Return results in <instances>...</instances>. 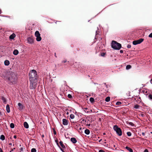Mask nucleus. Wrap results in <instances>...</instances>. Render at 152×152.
I'll return each mask as SVG.
<instances>
[{
    "label": "nucleus",
    "mask_w": 152,
    "mask_h": 152,
    "mask_svg": "<svg viewBox=\"0 0 152 152\" xmlns=\"http://www.w3.org/2000/svg\"><path fill=\"white\" fill-rule=\"evenodd\" d=\"M30 80H37V72L35 70H32L29 73Z\"/></svg>",
    "instance_id": "1"
},
{
    "label": "nucleus",
    "mask_w": 152,
    "mask_h": 152,
    "mask_svg": "<svg viewBox=\"0 0 152 152\" xmlns=\"http://www.w3.org/2000/svg\"><path fill=\"white\" fill-rule=\"evenodd\" d=\"M10 75V82L12 84L16 83L18 81V77L16 73L12 72Z\"/></svg>",
    "instance_id": "2"
},
{
    "label": "nucleus",
    "mask_w": 152,
    "mask_h": 152,
    "mask_svg": "<svg viewBox=\"0 0 152 152\" xmlns=\"http://www.w3.org/2000/svg\"><path fill=\"white\" fill-rule=\"evenodd\" d=\"M111 47L115 50H119L121 47V45L117 42L113 40L112 42Z\"/></svg>",
    "instance_id": "3"
},
{
    "label": "nucleus",
    "mask_w": 152,
    "mask_h": 152,
    "mask_svg": "<svg viewBox=\"0 0 152 152\" xmlns=\"http://www.w3.org/2000/svg\"><path fill=\"white\" fill-rule=\"evenodd\" d=\"M114 130L116 132L117 134L119 136L122 135V131L120 128L117 125H115L113 126Z\"/></svg>",
    "instance_id": "4"
},
{
    "label": "nucleus",
    "mask_w": 152,
    "mask_h": 152,
    "mask_svg": "<svg viewBox=\"0 0 152 152\" xmlns=\"http://www.w3.org/2000/svg\"><path fill=\"white\" fill-rule=\"evenodd\" d=\"M30 88L31 89H34L37 87V80H30Z\"/></svg>",
    "instance_id": "5"
},
{
    "label": "nucleus",
    "mask_w": 152,
    "mask_h": 152,
    "mask_svg": "<svg viewBox=\"0 0 152 152\" xmlns=\"http://www.w3.org/2000/svg\"><path fill=\"white\" fill-rule=\"evenodd\" d=\"M35 36L36 37V40L37 41H40L42 39L40 34L38 31H36L35 33Z\"/></svg>",
    "instance_id": "6"
},
{
    "label": "nucleus",
    "mask_w": 152,
    "mask_h": 152,
    "mask_svg": "<svg viewBox=\"0 0 152 152\" xmlns=\"http://www.w3.org/2000/svg\"><path fill=\"white\" fill-rule=\"evenodd\" d=\"M144 40L143 39L141 38L139 40H134L133 42V44L135 45L140 44Z\"/></svg>",
    "instance_id": "7"
},
{
    "label": "nucleus",
    "mask_w": 152,
    "mask_h": 152,
    "mask_svg": "<svg viewBox=\"0 0 152 152\" xmlns=\"http://www.w3.org/2000/svg\"><path fill=\"white\" fill-rule=\"evenodd\" d=\"M18 105L19 107L18 109L20 110H22L24 108V106L20 103H19L18 104Z\"/></svg>",
    "instance_id": "8"
},
{
    "label": "nucleus",
    "mask_w": 152,
    "mask_h": 152,
    "mask_svg": "<svg viewBox=\"0 0 152 152\" xmlns=\"http://www.w3.org/2000/svg\"><path fill=\"white\" fill-rule=\"evenodd\" d=\"M27 41L30 44H32L34 43L33 39L31 37H29L28 38Z\"/></svg>",
    "instance_id": "9"
},
{
    "label": "nucleus",
    "mask_w": 152,
    "mask_h": 152,
    "mask_svg": "<svg viewBox=\"0 0 152 152\" xmlns=\"http://www.w3.org/2000/svg\"><path fill=\"white\" fill-rule=\"evenodd\" d=\"M63 124L64 125H67L68 124V121L66 119H63L62 120Z\"/></svg>",
    "instance_id": "10"
},
{
    "label": "nucleus",
    "mask_w": 152,
    "mask_h": 152,
    "mask_svg": "<svg viewBox=\"0 0 152 152\" xmlns=\"http://www.w3.org/2000/svg\"><path fill=\"white\" fill-rule=\"evenodd\" d=\"M71 141L73 143H75L77 142L76 139L74 137L71 138Z\"/></svg>",
    "instance_id": "11"
},
{
    "label": "nucleus",
    "mask_w": 152,
    "mask_h": 152,
    "mask_svg": "<svg viewBox=\"0 0 152 152\" xmlns=\"http://www.w3.org/2000/svg\"><path fill=\"white\" fill-rule=\"evenodd\" d=\"M25 128L27 129L28 128L29 126L28 124L26 122H25L23 124Z\"/></svg>",
    "instance_id": "12"
},
{
    "label": "nucleus",
    "mask_w": 152,
    "mask_h": 152,
    "mask_svg": "<svg viewBox=\"0 0 152 152\" xmlns=\"http://www.w3.org/2000/svg\"><path fill=\"white\" fill-rule=\"evenodd\" d=\"M15 36V34L14 33H12V34L10 35V39H13Z\"/></svg>",
    "instance_id": "13"
},
{
    "label": "nucleus",
    "mask_w": 152,
    "mask_h": 152,
    "mask_svg": "<svg viewBox=\"0 0 152 152\" xmlns=\"http://www.w3.org/2000/svg\"><path fill=\"white\" fill-rule=\"evenodd\" d=\"M59 143L62 148H66L65 146L63 144V142L62 141H60L59 142Z\"/></svg>",
    "instance_id": "14"
},
{
    "label": "nucleus",
    "mask_w": 152,
    "mask_h": 152,
    "mask_svg": "<svg viewBox=\"0 0 152 152\" xmlns=\"http://www.w3.org/2000/svg\"><path fill=\"white\" fill-rule=\"evenodd\" d=\"M125 148L126 149L129 151L130 152H133V151L132 149H131V148L129 147L126 146L125 147Z\"/></svg>",
    "instance_id": "15"
},
{
    "label": "nucleus",
    "mask_w": 152,
    "mask_h": 152,
    "mask_svg": "<svg viewBox=\"0 0 152 152\" xmlns=\"http://www.w3.org/2000/svg\"><path fill=\"white\" fill-rule=\"evenodd\" d=\"M18 51L17 50H15L13 52V54L15 55H16L18 53Z\"/></svg>",
    "instance_id": "16"
},
{
    "label": "nucleus",
    "mask_w": 152,
    "mask_h": 152,
    "mask_svg": "<svg viewBox=\"0 0 152 152\" xmlns=\"http://www.w3.org/2000/svg\"><path fill=\"white\" fill-rule=\"evenodd\" d=\"M6 110L8 113H10V106L8 104L6 106Z\"/></svg>",
    "instance_id": "17"
},
{
    "label": "nucleus",
    "mask_w": 152,
    "mask_h": 152,
    "mask_svg": "<svg viewBox=\"0 0 152 152\" xmlns=\"http://www.w3.org/2000/svg\"><path fill=\"white\" fill-rule=\"evenodd\" d=\"M4 64L5 65L7 66L8 65L10 64V62L8 60H5L4 62Z\"/></svg>",
    "instance_id": "18"
},
{
    "label": "nucleus",
    "mask_w": 152,
    "mask_h": 152,
    "mask_svg": "<svg viewBox=\"0 0 152 152\" xmlns=\"http://www.w3.org/2000/svg\"><path fill=\"white\" fill-rule=\"evenodd\" d=\"M85 133L86 134H89L90 133V131L88 129H86L85 130Z\"/></svg>",
    "instance_id": "19"
},
{
    "label": "nucleus",
    "mask_w": 152,
    "mask_h": 152,
    "mask_svg": "<svg viewBox=\"0 0 152 152\" xmlns=\"http://www.w3.org/2000/svg\"><path fill=\"white\" fill-rule=\"evenodd\" d=\"M0 139L2 140H4L5 139L4 136L3 135H1L0 136Z\"/></svg>",
    "instance_id": "20"
},
{
    "label": "nucleus",
    "mask_w": 152,
    "mask_h": 152,
    "mask_svg": "<svg viewBox=\"0 0 152 152\" xmlns=\"http://www.w3.org/2000/svg\"><path fill=\"white\" fill-rule=\"evenodd\" d=\"M110 100V97L109 96L107 97L105 99V101L107 102H109Z\"/></svg>",
    "instance_id": "21"
},
{
    "label": "nucleus",
    "mask_w": 152,
    "mask_h": 152,
    "mask_svg": "<svg viewBox=\"0 0 152 152\" xmlns=\"http://www.w3.org/2000/svg\"><path fill=\"white\" fill-rule=\"evenodd\" d=\"M90 101L91 103H92L94 102V99L93 98L91 97L90 99Z\"/></svg>",
    "instance_id": "22"
},
{
    "label": "nucleus",
    "mask_w": 152,
    "mask_h": 152,
    "mask_svg": "<svg viewBox=\"0 0 152 152\" xmlns=\"http://www.w3.org/2000/svg\"><path fill=\"white\" fill-rule=\"evenodd\" d=\"M131 67H132V66H131V65H127V66H126V69H131Z\"/></svg>",
    "instance_id": "23"
},
{
    "label": "nucleus",
    "mask_w": 152,
    "mask_h": 152,
    "mask_svg": "<svg viewBox=\"0 0 152 152\" xmlns=\"http://www.w3.org/2000/svg\"><path fill=\"white\" fill-rule=\"evenodd\" d=\"M15 127V125L13 123H12L11 124H10V127H11L12 128H13Z\"/></svg>",
    "instance_id": "24"
},
{
    "label": "nucleus",
    "mask_w": 152,
    "mask_h": 152,
    "mask_svg": "<svg viewBox=\"0 0 152 152\" xmlns=\"http://www.w3.org/2000/svg\"><path fill=\"white\" fill-rule=\"evenodd\" d=\"M140 107V106L138 104H136L134 106V108H135L136 109H137L139 108V107Z\"/></svg>",
    "instance_id": "25"
},
{
    "label": "nucleus",
    "mask_w": 152,
    "mask_h": 152,
    "mask_svg": "<svg viewBox=\"0 0 152 152\" xmlns=\"http://www.w3.org/2000/svg\"><path fill=\"white\" fill-rule=\"evenodd\" d=\"M70 118H71V119H73L74 118H75V115L73 114H71L70 115Z\"/></svg>",
    "instance_id": "26"
},
{
    "label": "nucleus",
    "mask_w": 152,
    "mask_h": 152,
    "mask_svg": "<svg viewBox=\"0 0 152 152\" xmlns=\"http://www.w3.org/2000/svg\"><path fill=\"white\" fill-rule=\"evenodd\" d=\"M127 134L128 136H130L132 135V133L130 132H127Z\"/></svg>",
    "instance_id": "27"
},
{
    "label": "nucleus",
    "mask_w": 152,
    "mask_h": 152,
    "mask_svg": "<svg viewBox=\"0 0 152 152\" xmlns=\"http://www.w3.org/2000/svg\"><path fill=\"white\" fill-rule=\"evenodd\" d=\"M31 152H36V150L34 148H33L31 149Z\"/></svg>",
    "instance_id": "28"
},
{
    "label": "nucleus",
    "mask_w": 152,
    "mask_h": 152,
    "mask_svg": "<svg viewBox=\"0 0 152 152\" xmlns=\"http://www.w3.org/2000/svg\"><path fill=\"white\" fill-rule=\"evenodd\" d=\"M5 78L7 79L8 80H10V77L8 76H5Z\"/></svg>",
    "instance_id": "29"
},
{
    "label": "nucleus",
    "mask_w": 152,
    "mask_h": 152,
    "mask_svg": "<svg viewBox=\"0 0 152 152\" xmlns=\"http://www.w3.org/2000/svg\"><path fill=\"white\" fill-rule=\"evenodd\" d=\"M80 125H76V126H75V128L76 129H78L79 128V126H80Z\"/></svg>",
    "instance_id": "30"
},
{
    "label": "nucleus",
    "mask_w": 152,
    "mask_h": 152,
    "mask_svg": "<svg viewBox=\"0 0 152 152\" xmlns=\"http://www.w3.org/2000/svg\"><path fill=\"white\" fill-rule=\"evenodd\" d=\"M121 104V102H117L116 103V104L117 105H120Z\"/></svg>",
    "instance_id": "31"
},
{
    "label": "nucleus",
    "mask_w": 152,
    "mask_h": 152,
    "mask_svg": "<svg viewBox=\"0 0 152 152\" xmlns=\"http://www.w3.org/2000/svg\"><path fill=\"white\" fill-rule=\"evenodd\" d=\"M148 98L149 99H152V95L149 94L148 96Z\"/></svg>",
    "instance_id": "32"
},
{
    "label": "nucleus",
    "mask_w": 152,
    "mask_h": 152,
    "mask_svg": "<svg viewBox=\"0 0 152 152\" xmlns=\"http://www.w3.org/2000/svg\"><path fill=\"white\" fill-rule=\"evenodd\" d=\"M68 97L69 98H72V96L70 94H68Z\"/></svg>",
    "instance_id": "33"
},
{
    "label": "nucleus",
    "mask_w": 152,
    "mask_h": 152,
    "mask_svg": "<svg viewBox=\"0 0 152 152\" xmlns=\"http://www.w3.org/2000/svg\"><path fill=\"white\" fill-rule=\"evenodd\" d=\"M24 149H25V148L23 147H21L20 149V151H23Z\"/></svg>",
    "instance_id": "34"
},
{
    "label": "nucleus",
    "mask_w": 152,
    "mask_h": 152,
    "mask_svg": "<svg viewBox=\"0 0 152 152\" xmlns=\"http://www.w3.org/2000/svg\"><path fill=\"white\" fill-rule=\"evenodd\" d=\"M105 54V53H101V56H104Z\"/></svg>",
    "instance_id": "35"
},
{
    "label": "nucleus",
    "mask_w": 152,
    "mask_h": 152,
    "mask_svg": "<svg viewBox=\"0 0 152 152\" xmlns=\"http://www.w3.org/2000/svg\"><path fill=\"white\" fill-rule=\"evenodd\" d=\"M55 141L56 142V144H57V145H58V147H59V145L58 143V140H56Z\"/></svg>",
    "instance_id": "36"
},
{
    "label": "nucleus",
    "mask_w": 152,
    "mask_h": 152,
    "mask_svg": "<svg viewBox=\"0 0 152 152\" xmlns=\"http://www.w3.org/2000/svg\"><path fill=\"white\" fill-rule=\"evenodd\" d=\"M88 108H84L83 109V110L85 111V112H87V113H88V112L87 111L86 112V110H87Z\"/></svg>",
    "instance_id": "37"
},
{
    "label": "nucleus",
    "mask_w": 152,
    "mask_h": 152,
    "mask_svg": "<svg viewBox=\"0 0 152 152\" xmlns=\"http://www.w3.org/2000/svg\"><path fill=\"white\" fill-rule=\"evenodd\" d=\"M53 132L54 134L56 135V132L55 131V129H53Z\"/></svg>",
    "instance_id": "38"
},
{
    "label": "nucleus",
    "mask_w": 152,
    "mask_h": 152,
    "mask_svg": "<svg viewBox=\"0 0 152 152\" xmlns=\"http://www.w3.org/2000/svg\"><path fill=\"white\" fill-rule=\"evenodd\" d=\"M2 99L3 101V102H6V100H5V98L4 97H2Z\"/></svg>",
    "instance_id": "39"
},
{
    "label": "nucleus",
    "mask_w": 152,
    "mask_h": 152,
    "mask_svg": "<svg viewBox=\"0 0 152 152\" xmlns=\"http://www.w3.org/2000/svg\"><path fill=\"white\" fill-rule=\"evenodd\" d=\"M148 37H149L152 38V32L149 35Z\"/></svg>",
    "instance_id": "40"
},
{
    "label": "nucleus",
    "mask_w": 152,
    "mask_h": 152,
    "mask_svg": "<svg viewBox=\"0 0 152 152\" xmlns=\"http://www.w3.org/2000/svg\"><path fill=\"white\" fill-rule=\"evenodd\" d=\"M129 124H130L132 126H133L134 125V124L132 122H129Z\"/></svg>",
    "instance_id": "41"
},
{
    "label": "nucleus",
    "mask_w": 152,
    "mask_h": 152,
    "mask_svg": "<svg viewBox=\"0 0 152 152\" xmlns=\"http://www.w3.org/2000/svg\"><path fill=\"white\" fill-rule=\"evenodd\" d=\"M98 31H96V36H95V39H96V35H97L98 34Z\"/></svg>",
    "instance_id": "42"
},
{
    "label": "nucleus",
    "mask_w": 152,
    "mask_h": 152,
    "mask_svg": "<svg viewBox=\"0 0 152 152\" xmlns=\"http://www.w3.org/2000/svg\"><path fill=\"white\" fill-rule=\"evenodd\" d=\"M131 47V45H128L127 46V48H130Z\"/></svg>",
    "instance_id": "43"
},
{
    "label": "nucleus",
    "mask_w": 152,
    "mask_h": 152,
    "mask_svg": "<svg viewBox=\"0 0 152 152\" xmlns=\"http://www.w3.org/2000/svg\"><path fill=\"white\" fill-rule=\"evenodd\" d=\"M99 152H105V151L102 150H100L99 151Z\"/></svg>",
    "instance_id": "44"
},
{
    "label": "nucleus",
    "mask_w": 152,
    "mask_h": 152,
    "mask_svg": "<svg viewBox=\"0 0 152 152\" xmlns=\"http://www.w3.org/2000/svg\"><path fill=\"white\" fill-rule=\"evenodd\" d=\"M59 148H60L61 150L63 152H65L64 151V150L59 146Z\"/></svg>",
    "instance_id": "45"
},
{
    "label": "nucleus",
    "mask_w": 152,
    "mask_h": 152,
    "mask_svg": "<svg viewBox=\"0 0 152 152\" xmlns=\"http://www.w3.org/2000/svg\"><path fill=\"white\" fill-rule=\"evenodd\" d=\"M144 152H148V151L147 149H146L144 150Z\"/></svg>",
    "instance_id": "46"
},
{
    "label": "nucleus",
    "mask_w": 152,
    "mask_h": 152,
    "mask_svg": "<svg viewBox=\"0 0 152 152\" xmlns=\"http://www.w3.org/2000/svg\"><path fill=\"white\" fill-rule=\"evenodd\" d=\"M66 61H67V60H66L63 61H62V63H66Z\"/></svg>",
    "instance_id": "47"
},
{
    "label": "nucleus",
    "mask_w": 152,
    "mask_h": 152,
    "mask_svg": "<svg viewBox=\"0 0 152 152\" xmlns=\"http://www.w3.org/2000/svg\"><path fill=\"white\" fill-rule=\"evenodd\" d=\"M15 149V148H14L13 149H12V150H11V151H10V152H12V151H13L14 149Z\"/></svg>",
    "instance_id": "48"
},
{
    "label": "nucleus",
    "mask_w": 152,
    "mask_h": 152,
    "mask_svg": "<svg viewBox=\"0 0 152 152\" xmlns=\"http://www.w3.org/2000/svg\"><path fill=\"white\" fill-rule=\"evenodd\" d=\"M120 53H123V50H120Z\"/></svg>",
    "instance_id": "49"
},
{
    "label": "nucleus",
    "mask_w": 152,
    "mask_h": 152,
    "mask_svg": "<svg viewBox=\"0 0 152 152\" xmlns=\"http://www.w3.org/2000/svg\"><path fill=\"white\" fill-rule=\"evenodd\" d=\"M79 129L80 130H81L82 129V128L80 127V126H79Z\"/></svg>",
    "instance_id": "50"
},
{
    "label": "nucleus",
    "mask_w": 152,
    "mask_h": 152,
    "mask_svg": "<svg viewBox=\"0 0 152 152\" xmlns=\"http://www.w3.org/2000/svg\"><path fill=\"white\" fill-rule=\"evenodd\" d=\"M142 134L143 136H144L145 135V133L144 132H142Z\"/></svg>",
    "instance_id": "51"
},
{
    "label": "nucleus",
    "mask_w": 152,
    "mask_h": 152,
    "mask_svg": "<svg viewBox=\"0 0 152 152\" xmlns=\"http://www.w3.org/2000/svg\"><path fill=\"white\" fill-rule=\"evenodd\" d=\"M0 152H3L2 149L0 148Z\"/></svg>",
    "instance_id": "52"
},
{
    "label": "nucleus",
    "mask_w": 152,
    "mask_h": 152,
    "mask_svg": "<svg viewBox=\"0 0 152 152\" xmlns=\"http://www.w3.org/2000/svg\"><path fill=\"white\" fill-rule=\"evenodd\" d=\"M14 138H16V135H14L13 137Z\"/></svg>",
    "instance_id": "53"
},
{
    "label": "nucleus",
    "mask_w": 152,
    "mask_h": 152,
    "mask_svg": "<svg viewBox=\"0 0 152 152\" xmlns=\"http://www.w3.org/2000/svg\"><path fill=\"white\" fill-rule=\"evenodd\" d=\"M104 84L106 85V87L107 88V84H106V83H104Z\"/></svg>",
    "instance_id": "54"
},
{
    "label": "nucleus",
    "mask_w": 152,
    "mask_h": 152,
    "mask_svg": "<svg viewBox=\"0 0 152 152\" xmlns=\"http://www.w3.org/2000/svg\"><path fill=\"white\" fill-rule=\"evenodd\" d=\"M55 56L56 57H56H57V56H56V53H55Z\"/></svg>",
    "instance_id": "55"
},
{
    "label": "nucleus",
    "mask_w": 152,
    "mask_h": 152,
    "mask_svg": "<svg viewBox=\"0 0 152 152\" xmlns=\"http://www.w3.org/2000/svg\"><path fill=\"white\" fill-rule=\"evenodd\" d=\"M113 147H114V148H115V149H116V148H115V145H113Z\"/></svg>",
    "instance_id": "56"
},
{
    "label": "nucleus",
    "mask_w": 152,
    "mask_h": 152,
    "mask_svg": "<svg viewBox=\"0 0 152 152\" xmlns=\"http://www.w3.org/2000/svg\"><path fill=\"white\" fill-rule=\"evenodd\" d=\"M150 82L152 84V79L151 80Z\"/></svg>",
    "instance_id": "57"
},
{
    "label": "nucleus",
    "mask_w": 152,
    "mask_h": 152,
    "mask_svg": "<svg viewBox=\"0 0 152 152\" xmlns=\"http://www.w3.org/2000/svg\"><path fill=\"white\" fill-rule=\"evenodd\" d=\"M71 123H75V122H74V121H71Z\"/></svg>",
    "instance_id": "58"
},
{
    "label": "nucleus",
    "mask_w": 152,
    "mask_h": 152,
    "mask_svg": "<svg viewBox=\"0 0 152 152\" xmlns=\"http://www.w3.org/2000/svg\"><path fill=\"white\" fill-rule=\"evenodd\" d=\"M83 121L86 122V120H85V119H83Z\"/></svg>",
    "instance_id": "59"
},
{
    "label": "nucleus",
    "mask_w": 152,
    "mask_h": 152,
    "mask_svg": "<svg viewBox=\"0 0 152 152\" xmlns=\"http://www.w3.org/2000/svg\"><path fill=\"white\" fill-rule=\"evenodd\" d=\"M1 9H0V14H1Z\"/></svg>",
    "instance_id": "60"
},
{
    "label": "nucleus",
    "mask_w": 152,
    "mask_h": 152,
    "mask_svg": "<svg viewBox=\"0 0 152 152\" xmlns=\"http://www.w3.org/2000/svg\"><path fill=\"white\" fill-rule=\"evenodd\" d=\"M103 134L104 135H105V134H106V133H103Z\"/></svg>",
    "instance_id": "61"
},
{
    "label": "nucleus",
    "mask_w": 152,
    "mask_h": 152,
    "mask_svg": "<svg viewBox=\"0 0 152 152\" xmlns=\"http://www.w3.org/2000/svg\"><path fill=\"white\" fill-rule=\"evenodd\" d=\"M44 137V135H42V137Z\"/></svg>",
    "instance_id": "62"
},
{
    "label": "nucleus",
    "mask_w": 152,
    "mask_h": 152,
    "mask_svg": "<svg viewBox=\"0 0 152 152\" xmlns=\"http://www.w3.org/2000/svg\"><path fill=\"white\" fill-rule=\"evenodd\" d=\"M102 139H101L99 141V142H100L101 140H102Z\"/></svg>",
    "instance_id": "63"
},
{
    "label": "nucleus",
    "mask_w": 152,
    "mask_h": 152,
    "mask_svg": "<svg viewBox=\"0 0 152 152\" xmlns=\"http://www.w3.org/2000/svg\"><path fill=\"white\" fill-rule=\"evenodd\" d=\"M1 115V113L0 112V116Z\"/></svg>",
    "instance_id": "64"
}]
</instances>
